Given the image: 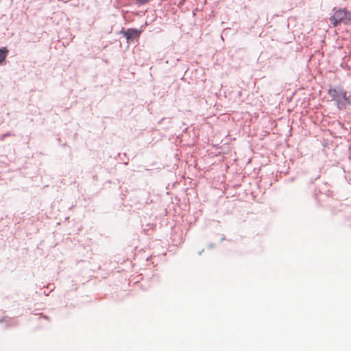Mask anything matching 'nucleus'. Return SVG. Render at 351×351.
Returning a JSON list of instances; mask_svg holds the SVG:
<instances>
[{"instance_id": "20e7f679", "label": "nucleus", "mask_w": 351, "mask_h": 351, "mask_svg": "<svg viewBox=\"0 0 351 351\" xmlns=\"http://www.w3.org/2000/svg\"><path fill=\"white\" fill-rule=\"evenodd\" d=\"M8 53V51L6 49V48L0 49V63H2L5 60Z\"/></svg>"}, {"instance_id": "7ed1b4c3", "label": "nucleus", "mask_w": 351, "mask_h": 351, "mask_svg": "<svg viewBox=\"0 0 351 351\" xmlns=\"http://www.w3.org/2000/svg\"><path fill=\"white\" fill-rule=\"evenodd\" d=\"M140 33L141 32L136 29H128L124 32V36L127 40H131L138 37Z\"/></svg>"}, {"instance_id": "f257e3e1", "label": "nucleus", "mask_w": 351, "mask_h": 351, "mask_svg": "<svg viewBox=\"0 0 351 351\" xmlns=\"http://www.w3.org/2000/svg\"><path fill=\"white\" fill-rule=\"evenodd\" d=\"M351 20V12L346 9H333V14L329 18L330 23L337 27L341 23L347 25Z\"/></svg>"}, {"instance_id": "f03ea898", "label": "nucleus", "mask_w": 351, "mask_h": 351, "mask_svg": "<svg viewBox=\"0 0 351 351\" xmlns=\"http://www.w3.org/2000/svg\"><path fill=\"white\" fill-rule=\"evenodd\" d=\"M330 95L337 101L339 108H345L347 104H349L347 93L343 90H337L336 89L330 90Z\"/></svg>"}, {"instance_id": "39448f33", "label": "nucleus", "mask_w": 351, "mask_h": 351, "mask_svg": "<svg viewBox=\"0 0 351 351\" xmlns=\"http://www.w3.org/2000/svg\"><path fill=\"white\" fill-rule=\"evenodd\" d=\"M149 0H136L137 3L139 4H145L147 3Z\"/></svg>"}]
</instances>
